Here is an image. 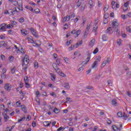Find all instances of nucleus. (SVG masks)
Masks as SVG:
<instances>
[{
	"mask_svg": "<svg viewBox=\"0 0 131 131\" xmlns=\"http://www.w3.org/2000/svg\"><path fill=\"white\" fill-rule=\"evenodd\" d=\"M29 63V58H28V55H26L24 58L23 59L22 66H24L25 65H28Z\"/></svg>",
	"mask_w": 131,
	"mask_h": 131,
	"instance_id": "obj_1",
	"label": "nucleus"
},
{
	"mask_svg": "<svg viewBox=\"0 0 131 131\" xmlns=\"http://www.w3.org/2000/svg\"><path fill=\"white\" fill-rule=\"evenodd\" d=\"M101 61V57H98L96 60L94 61V62L92 65V69H94V68H96L98 66V63Z\"/></svg>",
	"mask_w": 131,
	"mask_h": 131,
	"instance_id": "obj_2",
	"label": "nucleus"
},
{
	"mask_svg": "<svg viewBox=\"0 0 131 131\" xmlns=\"http://www.w3.org/2000/svg\"><path fill=\"white\" fill-rule=\"evenodd\" d=\"M112 128L113 129L114 131H121L122 129V124H120L119 125V127L116 126L115 125H113L112 126Z\"/></svg>",
	"mask_w": 131,
	"mask_h": 131,
	"instance_id": "obj_3",
	"label": "nucleus"
},
{
	"mask_svg": "<svg viewBox=\"0 0 131 131\" xmlns=\"http://www.w3.org/2000/svg\"><path fill=\"white\" fill-rule=\"evenodd\" d=\"M90 28H91V24H88L87 27L85 30V32L84 33L83 37H84V38L88 37V34H89V31L90 30Z\"/></svg>",
	"mask_w": 131,
	"mask_h": 131,
	"instance_id": "obj_4",
	"label": "nucleus"
},
{
	"mask_svg": "<svg viewBox=\"0 0 131 131\" xmlns=\"http://www.w3.org/2000/svg\"><path fill=\"white\" fill-rule=\"evenodd\" d=\"M86 54L88 55V57L86 58L87 61L82 62V65H84L85 64H88L89 62H90V59H91V53H90V51H87Z\"/></svg>",
	"mask_w": 131,
	"mask_h": 131,
	"instance_id": "obj_5",
	"label": "nucleus"
},
{
	"mask_svg": "<svg viewBox=\"0 0 131 131\" xmlns=\"http://www.w3.org/2000/svg\"><path fill=\"white\" fill-rule=\"evenodd\" d=\"M31 32L32 33L33 35L35 36L36 38H38V34H37V32H36V31L34 30V28H30Z\"/></svg>",
	"mask_w": 131,
	"mask_h": 131,
	"instance_id": "obj_6",
	"label": "nucleus"
},
{
	"mask_svg": "<svg viewBox=\"0 0 131 131\" xmlns=\"http://www.w3.org/2000/svg\"><path fill=\"white\" fill-rule=\"evenodd\" d=\"M0 31L2 30V31H5L6 30V28H7V26L5 24H2L0 26Z\"/></svg>",
	"mask_w": 131,
	"mask_h": 131,
	"instance_id": "obj_7",
	"label": "nucleus"
},
{
	"mask_svg": "<svg viewBox=\"0 0 131 131\" xmlns=\"http://www.w3.org/2000/svg\"><path fill=\"white\" fill-rule=\"evenodd\" d=\"M4 88L6 90V91H8V92H10V91H11V89H12V88H11V85H10V84L9 83L5 84Z\"/></svg>",
	"mask_w": 131,
	"mask_h": 131,
	"instance_id": "obj_8",
	"label": "nucleus"
},
{
	"mask_svg": "<svg viewBox=\"0 0 131 131\" xmlns=\"http://www.w3.org/2000/svg\"><path fill=\"white\" fill-rule=\"evenodd\" d=\"M95 41H96V40L95 39H92L89 43L90 47H91V48H93V47H94V46L95 45Z\"/></svg>",
	"mask_w": 131,
	"mask_h": 131,
	"instance_id": "obj_9",
	"label": "nucleus"
},
{
	"mask_svg": "<svg viewBox=\"0 0 131 131\" xmlns=\"http://www.w3.org/2000/svg\"><path fill=\"white\" fill-rule=\"evenodd\" d=\"M21 33L23 34V35H24V36H26V35H28V31L24 30V29H23V30H21Z\"/></svg>",
	"mask_w": 131,
	"mask_h": 131,
	"instance_id": "obj_10",
	"label": "nucleus"
},
{
	"mask_svg": "<svg viewBox=\"0 0 131 131\" xmlns=\"http://www.w3.org/2000/svg\"><path fill=\"white\" fill-rule=\"evenodd\" d=\"M109 17V15L108 14H105L104 15V23H103V24H107L108 23V20H107V19H108V17Z\"/></svg>",
	"mask_w": 131,
	"mask_h": 131,
	"instance_id": "obj_11",
	"label": "nucleus"
},
{
	"mask_svg": "<svg viewBox=\"0 0 131 131\" xmlns=\"http://www.w3.org/2000/svg\"><path fill=\"white\" fill-rule=\"evenodd\" d=\"M102 39L103 41H107L108 40V36L104 34L102 35Z\"/></svg>",
	"mask_w": 131,
	"mask_h": 131,
	"instance_id": "obj_12",
	"label": "nucleus"
},
{
	"mask_svg": "<svg viewBox=\"0 0 131 131\" xmlns=\"http://www.w3.org/2000/svg\"><path fill=\"white\" fill-rule=\"evenodd\" d=\"M113 26H114L116 27V28H117L118 27V23H117V20H114L112 23Z\"/></svg>",
	"mask_w": 131,
	"mask_h": 131,
	"instance_id": "obj_13",
	"label": "nucleus"
},
{
	"mask_svg": "<svg viewBox=\"0 0 131 131\" xmlns=\"http://www.w3.org/2000/svg\"><path fill=\"white\" fill-rule=\"evenodd\" d=\"M21 110L24 111L25 113H26L27 112V107L25 106V105H23L21 106Z\"/></svg>",
	"mask_w": 131,
	"mask_h": 131,
	"instance_id": "obj_14",
	"label": "nucleus"
},
{
	"mask_svg": "<svg viewBox=\"0 0 131 131\" xmlns=\"http://www.w3.org/2000/svg\"><path fill=\"white\" fill-rule=\"evenodd\" d=\"M69 20H70V15H68L63 18V22H66V21H69Z\"/></svg>",
	"mask_w": 131,
	"mask_h": 131,
	"instance_id": "obj_15",
	"label": "nucleus"
},
{
	"mask_svg": "<svg viewBox=\"0 0 131 131\" xmlns=\"http://www.w3.org/2000/svg\"><path fill=\"white\" fill-rule=\"evenodd\" d=\"M111 31H112V28L110 27L107 29L105 31V33H108L109 34H111Z\"/></svg>",
	"mask_w": 131,
	"mask_h": 131,
	"instance_id": "obj_16",
	"label": "nucleus"
},
{
	"mask_svg": "<svg viewBox=\"0 0 131 131\" xmlns=\"http://www.w3.org/2000/svg\"><path fill=\"white\" fill-rule=\"evenodd\" d=\"M10 24L13 26H17V23L15 20H10Z\"/></svg>",
	"mask_w": 131,
	"mask_h": 131,
	"instance_id": "obj_17",
	"label": "nucleus"
},
{
	"mask_svg": "<svg viewBox=\"0 0 131 131\" xmlns=\"http://www.w3.org/2000/svg\"><path fill=\"white\" fill-rule=\"evenodd\" d=\"M112 104L114 106H117V102L116 101V99H114L112 100Z\"/></svg>",
	"mask_w": 131,
	"mask_h": 131,
	"instance_id": "obj_18",
	"label": "nucleus"
},
{
	"mask_svg": "<svg viewBox=\"0 0 131 131\" xmlns=\"http://www.w3.org/2000/svg\"><path fill=\"white\" fill-rule=\"evenodd\" d=\"M7 47V43H6L5 42H2L0 44V48H6Z\"/></svg>",
	"mask_w": 131,
	"mask_h": 131,
	"instance_id": "obj_19",
	"label": "nucleus"
},
{
	"mask_svg": "<svg viewBox=\"0 0 131 131\" xmlns=\"http://www.w3.org/2000/svg\"><path fill=\"white\" fill-rule=\"evenodd\" d=\"M51 123L52 122H51L46 121V122H44V125L45 126H50Z\"/></svg>",
	"mask_w": 131,
	"mask_h": 131,
	"instance_id": "obj_20",
	"label": "nucleus"
},
{
	"mask_svg": "<svg viewBox=\"0 0 131 131\" xmlns=\"http://www.w3.org/2000/svg\"><path fill=\"white\" fill-rule=\"evenodd\" d=\"M53 112L56 114H58L60 112V110L57 108V107H55L54 110H53Z\"/></svg>",
	"mask_w": 131,
	"mask_h": 131,
	"instance_id": "obj_21",
	"label": "nucleus"
},
{
	"mask_svg": "<svg viewBox=\"0 0 131 131\" xmlns=\"http://www.w3.org/2000/svg\"><path fill=\"white\" fill-rule=\"evenodd\" d=\"M51 79L53 81H55L56 80V77H55V75L50 73Z\"/></svg>",
	"mask_w": 131,
	"mask_h": 131,
	"instance_id": "obj_22",
	"label": "nucleus"
},
{
	"mask_svg": "<svg viewBox=\"0 0 131 131\" xmlns=\"http://www.w3.org/2000/svg\"><path fill=\"white\" fill-rule=\"evenodd\" d=\"M64 88L67 90H69V89H70V86H69V83H64Z\"/></svg>",
	"mask_w": 131,
	"mask_h": 131,
	"instance_id": "obj_23",
	"label": "nucleus"
},
{
	"mask_svg": "<svg viewBox=\"0 0 131 131\" xmlns=\"http://www.w3.org/2000/svg\"><path fill=\"white\" fill-rule=\"evenodd\" d=\"M15 72H16V67H14L11 69V72L12 74H14V73H15Z\"/></svg>",
	"mask_w": 131,
	"mask_h": 131,
	"instance_id": "obj_24",
	"label": "nucleus"
},
{
	"mask_svg": "<svg viewBox=\"0 0 131 131\" xmlns=\"http://www.w3.org/2000/svg\"><path fill=\"white\" fill-rule=\"evenodd\" d=\"M7 26L8 29H13V28H14V26H13L11 24H8Z\"/></svg>",
	"mask_w": 131,
	"mask_h": 131,
	"instance_id": "obj_25",
	"label": "nucleus"
},
{
	"mask_svg": "<svg viewBox=\"0 0 131 131\" xmlns=\"http://www.w3.org/2000/svg\"><path fill=\"white\" fill-rule=\"evenodd\" d=\"M54 70L57 73H59L60 72V69L58 68L57 66H56L55 68H54Z\"/></svg>",
	"mask_w": 131,
	"mask_h": 131,
	"instance_id": "obj_26",
	"label": "nucleus"
},
{
	"mask_svg": "<svg viewBox=\"0 0 131 131\" xmlns=\"http://www.w3.org/2000/svg\"><path fill=\"white\" fill-rule=\"evenodd\" d=\"M81 45H82V41H79L76 43V48H78L79 46H81Z\"/></svg>",
	"mask_w": 131,
	"mask_h": 131,
	"instance_id": "obj_27",
	"label": "nucleus"
},
{
	"mask_svg": "<svg viewBox=\"0 0 131 131\" xmlns=\"http://www.w3.org/2000/svg\"><path fill=\"white\" fill-rule=\"evenodd\" d=\"M23 5V3H22V1L19 0V3H18V5L19 6V7H20V8H22Z\"/></svg>",
	"mask_w": 131,
	"mask_h": 131,
	"instance_id": "obj_28",
	"label": "nucleus"
},
{
	"mask_svg": "<svg viewBox=\"0 0 131 131\" xmlns=\"http://www.w3.org/2000/svg\"><path fill=\"white\" fill-rule=\"evenodd\" d=\"M108 9H109V5H105L103 10H104V12H106V11H108Z\"/></svg>",
	"mask_w": 131,
	"mask_h": 131,
	"instance_id": "obj_29",
	"label": "nucleus"
},
{
	"mask_svg": "<svg viewBox=\"0 0 131 131\" xmlns=\"http://www.w3.org/2000/svg\"><path fill=\"white\" fill-rule=\"evenodd\" d=\"M20 53L21 54H25L26 53V51H25V49H23V48H21L20 49Z\"/></svg>",
	"mask_w": 131,
	"mask_h": 131,
	"instance_id": "obj_30",
	"label": "nucleus"
},
{
	"mask_svg": "<svg viewBox=\"0 0 131 131\" xmlns=\"http://www.w3.org/2000/svg\"><path fill=\"white\" fill-rule=\"evenodd\" d=\"M34 68L36 69H37V68H38V62H37V61H35L34 63Z\"/></svg>",
	"mask_w": 131,
	"mask_h": 131,
	"instance_id": "obj_31",
	"label": "nucleus"
},
{
	"mask_svg": "<svg viewBox=\"0 0 131 131\" xmlns=\"http://www.w3.org/2000/svg\"><path fill=\"white\" fill-rule=\"evenodd\" d=\"M8 111H9V110L8 109H6L5 110V111L4 113H3V114H2L3 116H5V115H7V114H8Z\"/></svg>",
	"mask_w": 131,
	"mask_h": 131,
	"instance_id": "obj_32",
	"label": "nucleus"
},
{
	"mask_svg": "<svg viewBox=\"0 0 131 131\" xmlns=\"http://www.w3.org/2000/svg\"><path fill=\"white\" fill-rule=\"evenodd\" d=\"M40 12V11L39 10V9H36L34 10V13L35 12L36 14H38V13H39Z\"/></svg>",
	"mask_w": 131,
	"mask_h": 131,
	"instance_id": "obj_33",
	"label": "nucleus"
},
{
	"mask_svg": "<svg viewBox=\"0 0 131 131\" xmlns=\"http://www.w3.org/2000/svg\"><path fill=\"white\" fill-rule=\"evenodd\" d=\"M26 117H24L21 119H18V122H21V121H24Z\"/></svg>",
	"mask_w": 131,
	"mask_h": 131,
	"instance_id": "obj_34",
	"label": "nucleus"
},
{
	"mask_svg": "<svg viewBox=\"0 0 131 131\" xmlns=\"http://www.w3.org/2000/svg\"><path fill=\"white\" fill-rule=\"evenodd\" d=\"M89 5L91 6V9L94 7V4H93V1H90L89 2Z\"/></svg>",
	"mask_w": 131,
	"mask_h": 131,
	"instance_id": "obj_35",
	"label": "nucleus"
},
{
	"mask_svg": "<svg viewBox=\"0 0 131 131\" xmlns=\"http://www.w3.org/2000/svg\"><path fill=\"white\" fill-rule=\"evenodd\" d=\"M106 64H107V61H103L102 64H101V68H103L104 66H106Z\"/></svg>",
	"mask_w": 131,
	"mask_h": 131,
	"instance_id": "obj_36",
	"label": "nucleus"
},
{
	"mask_svg": "<svg viewBox=\"0 0 131 131\" xmlns=\"http://www.w3.org/2000/svg\"><path fill=\"white\" fill-rule=\"evenodd\" d=\"M12 4L13 6H18V2L17 1H14Z\"/></svg>",
	"mask_w": 131,
	"mask_h": 131,
	"instance_id": "obj_37",
	"label": "nucleus"
},
{
	"mask_svg": "<svg viewBox=\"0 0 131 131\" xmlns=\"http://www.w3.org/2000/svg\"><path fill=\"white\" fill-rule=\"evenodd\" d=\"M58 74H60V75H61V76H62V77H66V75H65V74H64L62 72H60Z\"/></svg>",
	"mask_w": 131,
	"mask_h": 131,
	"instance_id": "obj_38",
	"label": "nucleus"
},
{
	"mask_svg": "<svg viewBox=\"0 0 131 131\" xmlns=\"http://www.w3.org/2000/svg\"><path fill=\"white\" fill-rule=\"evenodd\" d=\"M105 61L106 62V63L109 64V63H110V62H111V58L110 57H107V59H106V60H105Z\"/></svg>",
	"mask_w": 131,
	"mask_h": 131,
	"instance_id": "obj_39",
	"label": "nucleus"
},
{
	"mask_svg": "<svg viewBox=\"0 0 131 131\" xmlns=\"http://www.w3.org/2000/svg\"><path fill=\"white\" fill-rule=\"evenodd\" d=\"M126 30L128 31V32H129V33H131V29H130L128 26L126 27Z\"/></svg>",
	"mask_w": 131,
	"mask_h": 131,
	"instance_id": "obj_40",
	"label": "nucleus"
},
{
	"mask_svg": "<svg viewBox=\"0 0 131 131\" xmlns=\"http://www.w3.org/2000/svg\"><path fill=\"white\" fill-rule=\"evenodd\" d=\"M31 119V116L30 115H28L26 118L27 121H29Z\"/></svg>",
	"mask_w": 131,
	"mask_h": 131,
	"instance_id": "obj_41",
	"label": "nucleus"
},
{
	"mask_svg": "<svg viewBox=\"0 0 131 131\" xmlns=\"http://www.w3.org/2000/svg\"><path fill=\"white\" fill-rule=\"evenodd\" d=\"M4 116V120H5V122H7V119H9V116H7V115H6Z\"/></svg>",
	"mask_w": 131,
	"mask_h": 131,
	"instance_id": "obj_42",
	"label": "nucleus"
},
{
	"mask_svg": "<svg viewBox=\"0 0 131 131\" xmlns=\"http://www.w3.org/2000/svg\"><path fill=\"white\" fill-rule=\"evenodd\" d=\"M117 115L118 117H122V113H121V112H118Z\"/></svg>",
	"mask_w": 131,
	"mask_h": 131,
	"instance_id": "obj_43",
	"label": "nucleus"
},
{
	"mask_svg": "<svg viewBox=\"0 0 131 131\" xmlns=\"http://www.w3.org/2000/svg\"><path fill=\"white\" fill-rule=\"evenodd\" d=\"M123 117H124V119H125V120H126V119H127V118H128V116H127L126 114H124L123 115Z\"/></svg>",
	"mask_w": 131,
	"mask_h": 131,
	"instance_id": "obj_44",
	"label": "nucleus"
},
{
	"mask_svg": "<svg viewBox=\"0 0 131 131\" xmlns=\"http://www.w3.org/2000/svg\"><path fill=\"white\" fill-rule=\"evenodd\" d=\"M28 64H25L24 68H23V70L25 71H26V70L28 68V66H27Z\"/></svg>",
	"mask_w": 131,
	"mask_h": 131,
	"instance_id": "obj_45",
	"label": "nucleus"
},
{
	"mask_svg": "<svg viewBox=\"0 0 131 131\" xmlns=\"http://www.w3.org/2000/svg\"><path fill=\"white\" fill-rule=\"evenodd\" d=\"M80 32H81V31L80 30H78L76 33V36H78L79 35V34H80Z\"/></svg>",
	"mask_w": 131,
	"mask_h": 131,
	"instance_id": "obj_46",
	"label": "nucleus"
},
{
	"mask_svg": "<svg viewBox=\"0 0 131 131\" xmlns=\"http://www.w3.org/2000/svg\"><path fill=\"white\" fill-rule=\"evenodd\" d=\"M19 22H20V23H23V22H24V18L21 17L20 18H19Z\"/></svg>",
	"mask_w": 131,
	"mask_h": 131,
	"instance_id": "obj_47",
	"label": "nucleus"
},
{
	"mask_svg": "<svg viewBox=\"0 0 131 131\" xmlns=\"http://www.w3.org/2000/svg\"><path fill=\"white\" fill-rule=\"evenodd\" d=\"M98 52H99V49H98V48H96L95 50L93 52V54H97V53H98Z\"/></svg>",
	"mask_w": 131,
	"mask_h": 131,
	"instance_id": "obj_48",
	"label": "nucleus"
},
{
	"mask_svg": "<svg viewBox=\"0 0 131 131\" xmlns=\"http://www.w3.org/2000/svg\"><path fill=\"white\" fill-rule=\"evenodd\" d=\"M14 11H15V12H17L18 13V12H19V11H20V9H19V8H18V7H15L14 8Z\"/></svg>",
	"mask_w": 131,
	"mask_h": 131,
	"instance_id": "obj_49",
	"label": "nucleus"
},
{
	"mask_svg": "<svg viewBox=\"0 0 131 131\" xmlns=\"http://www.w3.org/2000/svg\"><path fill=\"white\" fill-rule=\"evenodd\" d=\"M56 62V64L57 65H60L61 64V62H60V59H57Z\"/></svg>",
	"mask_w": 131,
	"mask_h": 131,
	"instance_id": "obj_50",
	"label": "nucleus"
},
{
	"mask_svg": "<svg viewBox=\"0 0 131 131\" xmlns=\"http://www.w3.org/2000/svg\"><path fill=\"white\" fill-rule=\"evenodd\" d=\"M117 42L118 45H121V39H118Z\"/></svg>",
	"mask_w": 131,
	"mask_h": 131,
	"instance_id": "obj_51",
	"label": "nucleus"
},
{
	"mask_svg": "<svg viewBox=\"0 0 131 131\" xmlns=\"http://www.w3.org/2000/svg\"><path fill=\"white\" fill-rule=\"evenodd\" d=\"M1 59L3 60V61H5V60H6V57L4 54L1 55Z\"/></svg>",
	"mask_w": 131,
	"mask_h": 131,
	"instance_id": "obj_52",
	"label": "nucleus"
},
{
	"mask_svg": "<svg viewBox=\"0 0 131 131\" xmlns=\"http://www.w3.org/2000/svg\"><path fill=\"white\" fill-rule=\"evenodd\" d=\"M26 87L27 88V89H29L30 88V85H29V83H28V82H25Z\"/></svg>",
	"mask_w": 131,
	"mask_h": 131,
	"instance_id": "obj_53",
	"label": "nucleus"
},
{
	"mask_svg": "<svg viewBox=\"0 0 131 131\" xmlns=\"http://www.w3.org/2000/svg\"><path fill=\"white\" fill-rule=\"evenodd\" d=\"M85 22H86V19L85 18L83 20V22L81 24L82 26H84V24H85Z\"/></svg>",
	"mask_w": 131,
	"mask_h": 131,
	"instance_id": "obj_54",
	"label": "nucleus"
},
{
	"mask_svg": "<svg viewBox=\"0 0 131 131\" xmlns=\"http://www.w3.org/2000/svg\"><path fill=\"white\" fill-rule=\"evenodd\" d=\"M24 80L25 82H28V81H29V79H28V77H25Z\"/></svg>",
	"mask_w": 131,
	"mask_h": 131,
	"instance_id": "obj_55",
	"label": "nucleus"
},
{
	"mask_svg": "<svg viewBox=\"0 0 131 131\" xmlns=\"http://www.w3.org/2000/svg\"><path fill=\"white\" fill-rule=\"evenodd\" d=\"M81 5V3L79 2V1H78L77 3V7L79 8V7H80Z\"/></svg>",
	"mask_w": 131,
	"mask_h": 131,
	"instance_id": "obj_56",
	"label": "nucleus"
},
{
	"mask_svg": "<svg viewBox=\"0 0 131 131\" xmlns=\"http://www.w3.org/2000/svg\"><path fill=\"white\" fill-rule=\"evenodd\" d=\"M129 3V2H127L126 3H124V6L125 8H127V7H128Z\"/></svg>",
	"mask_w": 131,
	"mask_h": 131,
	"instance_id": "obj_57",
	"label": "nucleus"
},
{
	"mask_svg": "<svg viewBox=\"0 0 131 131\" xmlns=\"http://www.w3.org/2000/svg\"><path fill=\"white\" fill-rule=\"evenodd\" d=\"M85 9V6L84 5H82L81 7V10L83 11Z\"/></svg>",
	"mask_w": 131,
	"mask_h": 131,
	"instance_id": "obj_58",
	"label": "nucleus"
},
{
	"mask_svg": "<svg viewBox=\"0 0 131 131\" xmlns=\"http://www.w3.org/2000/svg\"><path fill=\"white\" fill-rule=\"evenodd\" d=\"M32 124L33 127H35V126H36V122H35V121H33Z\"/></svg>",
	"mask_w": 131,
	"mask_h": 131,
	"instance_id": "obj_59",
	"label": "nucleus"
},
{
	"mask_svg": "<svg viewBox=\"0 0 131 131\" xmlns=\"http://www.w3.org/2000/svg\"><path fill=\"white\" fill-rule=\"evenodd\" d=\"M34 47H39V44L36 43L35 42L33 43Z\"/></svg>",
	"mask_w": 131,
	"mask_h": 131,
	"instance_id": "obj_60",
	"label": "nucleus"
},
{
	"mask_svg": "<svg viewBox=\"0 0 131 131\" xmlns=\"http://www.w3.org/2000/svg\"><path fill=\"white\" fill-rule=\"evenodd\" d=\"M16 104L17 106H19L20 105H21V102H20V101H18L16 102Z\"/></svg>",
	"mask_w": 131,
	"mask_h": 131,
	"instance_id": "obj_61",
	"label": "nucleus"
},
{
	"mask_svg": "<svg viewBox=\"0 0 131 131\" xmlns=\"http://www.w3.org/2000/svg\"><path fill=\"white\" fill-rule=\"evenodd\" d=\"M98 7H102V4L101 3V2H100V1L98 2Z\"/></svg>",
	"mask_w": 131,
	"mask_h": 131,
	"instance_id": "obj_62",
	"label": "nucleus"
},
{
	"mask_svg": "<svg viewBox=\"0 0 131 131\" xmlns=\"http://www.w3.org/2000/svg\"><path fill=\"white\" fill-rule=\"evenodd\" d=\"M2 78H6V75H5V73H3L2 75Z\"/></svg>",
	"mask_w": 131,
	"mask_h": 131,
	"instance_id": "obj_63",
	"label": "nucleus"
},
{
	"mask_svg": "<svg viewBox=\"0 0 131 131\" xmlns=\"http://www.w3.org/2000/svg\"><path fill=\"white\" fill-rule=\"evenodd\" d=\"M127 17H131V12H128L127 15H126Z\"/></svg>",
	"mask_w": 131,
	"mask_h": 131,
	"instance_id": "obj_64",
	"label": "nucleus"
}]
</instances>
